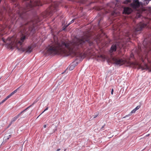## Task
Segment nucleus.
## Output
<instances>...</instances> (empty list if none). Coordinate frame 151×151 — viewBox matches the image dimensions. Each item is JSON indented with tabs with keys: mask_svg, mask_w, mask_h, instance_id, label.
<instances>
[{
	"mask_svg": "<svg viewBox=\"0 0 151 151\" xmlns=\"http://www.w3.org/2000/svg\"><path fill=\"white\" fill-rule=\"evenodd\" d=\"M84 34L81 38L77 39L72 42L55 40L54 44L49 46L47 52L50 54L58 53L66 56L73 54L76 56L77 51L80 48L86 46L87 44L90 46L93 45V42L90 40L89 34L88 33Z\"/></svg>",
	"mask_w": 151,
	"mask_h": 151,
	"instance_id": "nucleus-1",
	"label": "nucleus"
},
{
	"mask_svg": "<svg viewBox=\"0 0 151 151\" xmlns=\"http://www.w3.org/2000/svg\"><path fill=\"white\" fill-rule=\"evenodd\" d=\"M137 53L143 63L139 64L136 62H132L129 60H125L116 57L112 58V60L114 63L117 65L125 64L127 66L131 67L137 66L139 69L142 70H151V67H149L146 63L147 61L151 65V37L150 38L146 39L144 40L142 48L139 47Z\"/></svg>",
	"mask_w": 151,
	"mask_h": 151,
	"instance_id": "nucleus-2",
	"label": "nucleus"
},
{
	"mask_svg": "<svg viewBox=\"0 0 151 151\" xmlns=\"http://www.w3.org/2000/svg\"><path fill=\"white\" fill-rule=\"evenodd\" d=\"M42 19L41 17H39L37 16L35 17L33 20L30 21L27 20L25 21L24 23L21 24L19 30L22 34V36L20 39L17 40L16 41H14V43L16 44L17 49L19 50L22 52L26 51V52L28 53H30L32 52V49L31 46H28L27 48H24L22 47L23 42L26 39V35H24V34L28 35H32L34 34L35 31L38 29V26L39 24L38 23ZM8 40L12 42H14L13 37L8 38Z\"/></svg>",
	"mask_w": 151,
	"mask_h": 151,
	"instance_id": "nucleus-3",
	"label": "nucleus"
},
{
	"mask_svg": "<svg viewBox=\"0 0 151 151\" xmlns=\"http://www.w3.org/2000/svg\"><path fill=\"white\" fill-rule=\"evenodd\" d=\"M17 0H13L14 1ZM23 4H25V6L21 8L17 11V13L20 17L22 19L25 20L27 18L28 13L26 12L32 9H35V7L37 6H41L42 3L40 1L33 0H24Z\"/></svg>",
	"mask_w": 151,
	"mask_h": 151,
	"instance_id": "nucleus-4",
	"label": "nucleus"
},
{
	"mask_svg": "<svg viewBox=\"0 0 151 151\" xmlns=\"http://www.w3.org/2000/svg\"><path fill=\"white\" fill-rule=\"evenodd\" d=\"M149 21V19L144 18L143 20V22H140L136 26L133 34L137 35L138 32L141 31L144 27L147 26V23H148Z\"/></svg>",
	"mask_w": 151,
	"mask_h": 151,
	"instance_id": "nucleus-5",
	"label": "nucleus"
},
{
	"mask_svg": "<svg viewBox=\"0 0 151 151\" xmlns=\"http://www.w3.org/2000/svg\"><path fill=\"white\" fill-rule=\"evenodd\" d=\"M151 0H144L145 2H139V0H133V2L131 4V6L134 9H136L143 5H146Z\"/></svg>",
	"mask_w": 151,
	"mask_h": 151,
	"instance_id": "nucleus-6",
	"label": "nucleus"
},
{
	"mask_svg": "<svg viewBox=\"0 0 151 151\" xmlns=\"http://www.w3.org/2000/svg\"><path fill=\"white\" fill-rule=\"evenodd\" d=\"M123 40H121L113 44L111 46L109 52L112 53L116 51V49L121 48L123 47L124 45V43L123 42H124Z\"/></svg>",
	"mask_w": 151,
	"mask_h": 151,
	"instance_id": "nucleus-7",
	"label": "nucleus"
},
{
	"mask_svg": "<svg viewBox=\"0 0 151 151\" xmlns=\"http://www.w3.org/2000/svg\"><path fill=\"white\" fill-rule=\"evenodd\" d=\"M59 4V3L56 1L52 2L51 6L48 10L47 13H49L50 14L57 10V8Z\"/></svg>",
	"mask_w": 151,
	"mask_h": 151,
	"instance_id": "nucleus-8",
	"label": "nucleus"
},
{
	"mask_svg": "<svg viewBox=\"0 0 151 151\" xmlns=\"http://www.w3.org/2000/svg\"><path fill=\"white\" fill-rule=\"evenodd\" d=\"M37 101H35L29 107H28L26 109L22 111H21L19 113L18 115H19V117L21 116V117H20V118H24L25 117H26L28 114V113H27L26 111V110L29 107H31L32 105L33 104H34L35 103L37 102Z\"/></svg>",
	"mask_w": 151,
	"mask_h": 151,
	"instance_id": "nucleus-9",
	"label": "nucleus"
},
{
	"mask_svg": "<svg viewBox=\"0 0 151 151\" xmlns=\"http://www.w3.org/2000/svg\"><path fill=\"white\" fill-rule=\"evenodd\" d=\"M132 11V10L129 7H125L124 8L123 13L125 14H129Z\"/></svg>",
	"mask_w": 151,
	"mask_h": 151,
	"instance_id": "nucleus-10",
	"label": "nucleus"
},
{
	"mask_svg": "<svg viewBox=\"0 0 151 151\" xmlns=\"http://www.w3.org/2000/svg\"><path fill=\"white\" fill-rule=\"evenodd\" d=\"M21 86L19 87L17 89L14 91H13L12 93H11L10 94L8 95L7 97V98L8 99L11 96H12L13 94H14V93H15L17 91V90Z\"/></svg>",
	"mask_w": 151,
	"mask_h": 151,
	"instance_id": "nucleus-11",
	"label": "nucleus"
},
{
	"mask_svg": "<svg viewBox=\"0 0 151 151\" xmlns=\"http://www.w3.org/2000/svg\"><path fill=\"white\" fill-rule=\"evenodd\" d=\"M11 136V135L8 134H5L4 138V139L5 141H6L7 140L9 139L10 138Z\"/></svg>",
	"mask_w": 151,
	"mask_h": 151,
	"instance_id": "nucleus-12",
	"label": "nucleus"
},
{
	"mask_svg": "<svg viewBox=\"0 0 151 151\" xmlns=\"http://www.w3.org/2000/svg\"><path fill=\"white\" fill-rule=\"evenodd\" d=\"M19 117V115H17V116L13 117L12 119L11 123L12 122H15L18 118Z\"/></svg>",
	"mask_w": 151,
	"mask_h": 151,
	"instance_id": "nucleus-13",
	"label": "nucleus"
},
{
	"mask_svg": "<svg viewBox=\"0 0 151 151\" xmlns=\"http://www.w3.org/2000/svg\"><path fill=\"white\" fill-rule=\"evenodd\" d=\"M75 66L73 65H71L69 67V69L70 70H72L74 68Z\"/></svg>",
	"mask_w": 151,
	"mask_h": 151,
	"instance_id": "nucleus-14",
	"label": "nucleus"
},
{
	"mask_svg": "<svg viewBox=\"0 0 151 151\" xmlns=\"http://www.w3.org/2000/svg\"><path fill=\"white\" fill-rule=\"evenodd\" d=\"M133 35V34H130L129 32H128L126 36L128 37L129 38H130Z\"/></svg>",
	"mask_w": 151,
	"mask_h": 151,
	"instance_id": "nucleus-15",
	"label": "nucleus"
},
{
	"mask_svg": "<svg viewBox=\"0 0 151 151\" xmlns=\"http://www.w3.org/2000/svg\"><path fill=\"white\" fill-rule=\"evenodd\" d=\"M131 1V0H126L123 2V3L124 4H127L128 3L130 2Z\"/></svg>",
	"mask_w": 151,
	"mask_h": 151,
	"instance_id": "nucleus-16",
	"label": "nucleus"
},
{
	"mask_svg": "<svg viewBox=\"0 0 151 151\" xmlns=\"http://www.w3.org/2000/svg\"><path fill=\"white\" fill-rule=\"evenodd\" d=\"M74 19H73L72 20H71L70 22L68 24V25L66 26V27H67L68 25H70V24L73 23L74 22Z\"/></svg>",
	"mask_w": 151,
	"mask_h": 151,
	"instance_id": "nucleus-17",
	"label": "nucleus"
},
{
	"mask_svg": "<svg viewBox=\"0 0 151 151\" xmlns=\"http://www.w3.org/2000/svg\"><path fill=\"white\" fill-rule=\"evenodd\" d=\"M140 107L139 106H137L134 109L137 111L138 110Z\"/></svg>",
	"mask_w": 151,
	"mask_h": 151,
	"instance_id": "nucleus-18",
	"label": "nucleus"
},
{
	"mask_svg": "<svg viewBox=\"0 0 151 151\" xmlns=\"http://www.w3.org/2000/svg\"><path fill=\"white\" fill-rule=\"evenodd\" d=\"M136 111V110L135 109H134L131 111L130 113L132 114L134 113Z\"/></svg>",
	"mask_w": 151,
	"mask_h": 151,
	"instance_id": "nucleus-19",
	"label": "nucleus"
},
{
	"mask_svg": "<svg viewBox=\"0 0 151 151\" xmlns=\"http://www.w3.org/2000/svg\"><path fill=\"white\" fill-rule=\"evenodd\" d=\"M7 99H8L7 98V97H6L1 102L3 103L4 102H5Z\"/></svg>",
	"mask_w": 151,
	"mask_h": 151,
	"instance_id": "nucleus-20",
	"label": "nucleus"
},
{
	"mask_svg": "<svg viewBox=\"0 0 151 151\" xmlns=\"http://www.w3.org/2000/svg\"><path fill=\"white\" fill-rule=\"evenodd\" d=\"M105 124H104V125L101 128V130H104L103 129V128L104 127V126H105Z\"/></svg>",
	"mask_w": 151,
	"mask_h": 151,
	"instance_id": "nucleus-21",
	"label": "nucleus"
},
{
	"mask_svg": "<svg viewBox=\"0 0 151 151\" xmlns=\"http://www.w3.org/2000/svg\"><path fill=\"white\" fill-rule=\"evenodd\" d=\"M48 109V107H47L45 110H44L42 112V114L44 112H45V111L47 110Z\"/></svg>",
	"mask_w": 151,
	"mask_h": 151,
	"instance_id": "nucleus-22",
	"label": "nucleus"
},
{
	"mask_svg": "<svg viewBox=\"0 0 151 151\" xmlns=\"http://www.w3.org/2000/svg\"><path fill=\"white\" fill-rule=\"evenodd\" d=\"M100 57L102 58V59H104L105 58V57L104 56H103L102 55H100Z\"/></svg>",
	"mask_w": 151,
	"mask_h": 151,
	"instance_id": "nucleus-23",
	"label": "nucleus"
},
{
	"mask_svg": "<svg viewBox=\"0 0 151 151\" xmlns=\"http://www.w3.org/2000/svg\"><path fill=\"white\" fill-rule=\"evenodd\" d=\"M98 115V114H96V115H94V117H93V118H96V117H97V116Z\"/></svg>",
	"mask_w": 151,
	"mask_h": 151,
	"instance_id": "nucleus-24",
	"label": "nucleus"
},
{
	"mask_svg": "<svg viewBox=\"0 0 151 151\" xmlns=\"http://www.w3.org/2000/svg\"><path fill=\"white\" fill-rule=\"evenodd\" d=\"M113 91H114V90H113V89H112V90H111V94L112 95L113 94Z\"/></svg>",
	"mask_w": 151,
	"mask_h": 151,
	"instance_id": "nucleus-25",
	"label": "nucleus"
},
{
	"mask_svg": "<svg viewBox=\"0 0 151 151\" xmlns=\"http://www.w3.org/2000/svg\"><path fill=\"white\" fill-rule=\"evenodd\" d=\"M42 16H43V17H45L44 16H45V15H44V13H43V14H42Z\"/></svg>",
	"mask_w": 151,
	"mask_h": 151,
	"instance_id": "nucleus-26",
	"label": "nucleus"
},
{
	"mask_svg": "<svg viewBox=\"0 0 151 151\" xmlns=\"http://www.w3.org/2000/svg\"><path fill=\"white\" fill-rule=\"evenodd\" d=\"M43 127L44 128H45L46 127V125H44Z\"/></svg>",
	"mask_w": 151,
	"mask_h": 151,
	"instance_id": "nucleus-27",
	"label": "nucleus"
},
{
	"mask_svg": "<svg viewBox=\"0 0 151 151\" xmlns=\"http://www.w3.org/2000/svg\"><path fill=\"white\" fill-rule=\"evenodd\" d=\"M60 149H57L56 151H59L60 150Z\"/></svg>",
	"mask_w": 151,
	"mask_h": 151,
	"instance_id": "nucleus-28",
	"label": "nucleus"
},
{
	"mask_svg": "<svg viewBox=\"0 0 151 151\" xmlns=\"http://www.w3.org/2000/svg\"><path fill=\"white\" fill-rule=\"evenodd\" d=\"M149 135H150V134H147V135H146V137H148V136Z\"/></svg>",
	"mask_w": 151,
	"mask_h": 151,
	"instance_id": "nucleus-29",
	"label": "nucleus"
},
{
	"mask_svg": "<svg viewBox=\"0 0 151 151\" xmlns=\"http://www.w3.org/2000/svg\"><path fill=\"white\" fill-rule=\"evenodd\" d=\"M2 29H1V27L0 26V31H1V30H2Z\"/></svg>",
	"mask_w": 151,
	"mask_h": 151,
	"instance_id": "nucleus-30",
	"label": "nucleus"
},
{
	"mask_svg": "<svg viewBox=\"0 0 151 151\" xmlns=\"http://www.w3.org/2000/svg\"><path fill=\"white\" fill-rule=\"evenodd\" d=\"M2 103H3L1 102H1H0V105L1 104H2Z\"/></svg>",
	"mask_w": 151,
	"mask_h": 151,
	"instance_id": "nucleus-31",
	"label": "nucleus"
},
{
	"mask_svg": "<svg viewBox=\"0 0 151 151\" xmlns=\"http://www.w3.org/2000/svg\"><path fill=\"white\" fill-rule=\"evenodd\" d=\"M112 14V15H114V14L113 13Z\"/></svg>",
	"mask_w": 151,
	"mask_h": 151,
	"instance_id": "nucleus-32",
	"label": "nucleus"
},
{
	"mask_svg": "<svg viewBox=\"0 0 151 151\" xmlns=\"http://www.w3.org/2000/svg\"><path fill=\"white\" fill-rule=\"evenodd\" d=\"M42 114L41 113V114H40L39 115V116H40V115H41V114Z\"/></svg>",
	"mask_w": 151,
	"mask_h": 151,
	"instance_id": "nucleus-33",
	"label": "nucleus"
},
{
	"mask_svg": "<svg viewBox=\"0 0 151 151\" xmlns=\"http://www.w3.org/2000/svg\"><path fill=\"white\" fill-rule=\"evenodd\" d=\"M42 114L41 113V114H40L39 115V116H40V115H41V114Z\"/></svg>",
	"mask_w": 151,
	"mask_h": 151,
	"instance_id": "nucleus-34",
	"label": "nucleus"
},
{
	"mask_svg": "<svg viewBox=\"0 0 151 151\" xmlns=\"http://www.w3.org/2000/svg\"><path fill=\"white\" fill-rule=\"evenodd\" d=\"M42 114L41 113V114H40L39 115V116H40V115H41V114Z\"/></svg>",
	"mask_w": 151,
	"mask_h": 151,
	"instance_id": "nucleus-35",
	"label": "nucleus"
},
{
	"mask_svg": "<svg viewBox=\"0 0 151 151\" xmlns=\"http://www.w3.org/2000/svg\"><path fill=\"white\" fill-rule=\"evenodd\" d=\"M131 115V114H129V116Z\"/></svg>",
	"mask_w": 151,
	"mask_h": 151,
	"instance_id": "nucleus-36",
	"label": "nucleus"
}]
</instances>
